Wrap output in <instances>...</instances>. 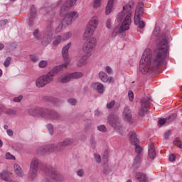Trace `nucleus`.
Returning <instances> with one entry per match:
<instances>
[{
    "mask_svg": "<svg viewBox=\"0 0 182 182\" xmlns=\"http://www.w3.org/2000/svg\"><path fill=\"white\" fill-rule=\"evenodd\" d=\"M162 40L158 43V49L151 53V50L146 49L139 61V70L142 75H147L149 70L157 73L161 62L167 56L168 52V42L164 38L166 34H162Z\"/></svg>",
    "mask_w": 182,
    "mask_h": 182,
    "instance_id": "1",
    "label": "nucleus"
},
{
    "mask_svg": "<svg viewBox=\"0 0 182 182\" xmlns=\"http://www.w3.org/2000/svg\"><path fill=\"white\" fill-rule=\"evenodd\" d=\"M72 46V43H68L64 46L62 49V56L65 60V63L58 65L48 72L46 75L39 77L36 81V85L37 87H43L48 83H50L53 80V77L58 75L60 70H63V68H68L69 65V49Z\"/></svg>",
    "mask_w": 182,
    "mask_h": 182,
    "instance_id": "2",
    "label": "nucleus"
},
{
    "mask_svg": "<svg viewBox=\"0 0 182 182\" xmlns=\"http://www.w3.org/2000/svg\"><path fill=\"white\" fill-rule=\"evenodd\" d=\"M134 8V1L131 0L129 4L123 7V11H122L117 16V22H122L120 26H115L111 33L112 38H116L117 35L123 33L124 31H129L130 29V25L132 23V9Z\"/></svg>",
    "mask_w": 182,
    "mask_h": 182,
    "instance_id": "3",
    "label": "nucleus"
},
{
    "mask_svg": "<svg viewBox=\"0 0 182 182\" xmlns=\"http://www.w3.org/2000/svg\"><path fill=\"white\" fill-rule=\"evenodd\" d=\"M76 2H77V0H70L66 1L60 9V16H64L63 23H66L68 26L69 25H72L73 21H76V19L79 18V13L77 11H70L68 14L69 9L72 8V6H75Z\"/></svg>",
    "mask_w": 182,
    "mask_h": 182,
    "instance_id": "4",
    "label": "nucleus"
},
{
    "mask_svg": "<svg viewBox=\"0 0 182 182\" xmlns=\"http://www.w3.org/2000/svg\"><path fill=\"white\" fill-rule=\"evenodd\" d=\"M72 143H73V139H65L57 144H53L40 146L37 149V153L38 154H50V153H53V151H63L65 147L72 144Z\"/></svg>",
    "mask_w": 182,
    "mask_h": 182,
    "instance_id": "5",
    "label": "nucleus"
},
{
    "mask_svg": "<svg viewBox=\"0 0 182 182\" xmlns=\"http://www.w3.org/2000/svg\"><path fill=\"white\" fill-rule=\"evenodd\" d=\"M28 113L31 116L40 114L41 117H44V119H47L48 120H52V122H55V120H59V119H60V115H59L58 112L41 107L30 109H28Z\"/></svg>",
    "mask_w": 182,
    "mask_h": 182,
    "instance_id": "6",
    "label": "nucleus"
},
{
    "mask_svg": "<svg viewBox=\"0 0 182 182\" xmlns=\"http://www.w3.org/2000/svg\"><path fill=\"white\" fill-rule=\"evenodd\" d=\"M33 36L36 39L41 41V43L43 46H48V45L52 42V36H53L52 26L47 27L43 36H41V32H39L38 29H36L33 32Z\"/></svg>",
    "mask_w": 182,
    "mask_h": 182,
    "instance_id": "7",
    "label": "nucleus"
},
{
    "mask_svg": "<svg viewBox=\"0 0 182 182\" xmlns=\"http://www.w3.org/2000/svg\"><path fill=\"white\" fill-rule=\"evenodd\" d=\"M98 26L99 18L97 16H95L90 20L88 24L87 25L85 31L84 33V38H90V36H93Z\"/></svg>",
    "mask_w": 182,
    "mask_h": 182,
    "instance_id": "8",
    "label": "nucleus"
},
{
    "mask_svg": "<svg viewBox=\"0 0 182 182\" xmlns=\"http://www.w3.org/2000/svg\"><path fill=\"white\" fill-rule=\"evenodd\" d=\"M97 43V40L95 37L89 38L82 46V52L87 55L88 56H92V53L93 49L96 48V44Z\"/></svg>",
    "mask_w": 182,
    "mask_h": 182,
    "instance_id": "9",
    "label": "nucleus"
},
{
    "mask_svg": "<svg viewBox=\"0 0 182 182\" xmlns=\"http://www.w3.org/2000/svg\"><path fill=\"white\" fill-rule=\"evenodd\" d=\"M143 12H144V9L143 8V3H139L135 10L134 21L135 25H139L140 29H143V28L146 26V23H144V21H140V16H141Z\"/></svg>",
    "mask_w": 182,
    "mask_h": 182,
    "instance_id": "10",
    "label": "nucleus"
},
{
    "mask_svg": "<svg viewBox=\"0 0 182 182\" xmlns=\"http://www.w3.org/2000/svg\"><path fill=\"white\" fill-rule=\"evenodd\" d=\"M108 122L109 124L118 132V133L123 134V126H122L119 122V117L114 114H111L108 117Z\"/></svg>",
    "mask_w": 182,
    "mask_h": 182,
    "instance_id": "11",
    "label": "nucleus"
},
{
    "mask_svg": "<svg viewBox=\"0 0 182 182\" xmlns=\"http://www.w3.org/2000/svg\"><path fill=\"white\" fill-rule=\"evenodd\" d=\"M129 136L132 144L133 146H135V151L136 153V156H141V151H143V148L140 146L139 144L140 143V141L139 139H137V135H136V132L134 131H132L129 132Z\"/></svg>",
    "mask_w": 182,
    "mask_h": 182,
    "instance_id": "12",
    "label": "nucleus"
},
{
    "mask_svg": "<svg viewBox=\"0 0 182 182\" xmlns=\"http://www.w3.org/2000/svg\"><path fill=\"white\" fill-rule=\"evenodd\" d=\"M46 174L51 177V178H53V180H55V181H60V180H62V176H60V174H59L56 171V169H55V168H46Z\"/></svg>",
    "mask_w": 182,
    "mask_h": 182,
    "instance_id": "13",
    "label": "nucleus"
},
{
    "mask_svg": "<svg viewBox=\"0 0 182 182\" xmlns=\"http://www.w3.org/2000/svg\"><path fill=\"white\" fill-rule=\"evenodd\" d=\"M150 102V98L144 97L141 100V108L139 111V116H144V114L147 112V109H149V102Z\"/></svg>",
    "mask_w": 182,
    "mask_h": 182,
    "instance_id": "14",
    "label": "nucleus"
},
{
    "mask_svg": "<svg viewBox=\"0 0 182 182\" xmlns=\"http://www.w3.org/2000/svg\"><path fill=\"white\" fill-rule=\"evenodd\" d=\"M122 117L126 122H129V123H133V118L132 117V112L130 111V108L129 107H126L124 109V112L122 114Z\"/></svg>",
    "mask_w": 182,
    "mask_h": 182,
    "instance_id": "15",
    "label": "nucleus"
},
{
    "mask_svg": "<svg viewBox=\"0 0 182 182\" xmlns=\"http://www.w3.org/2000/svg\"><path fill=\"white\" fill-rule=\"evenodd\" d=\"M98 77L102 80V82H104V83H107V82H109V83H113L114 82L112 77H109L107 74L103 71L99 73Z\"/></svg>",
    "mask_w": 182,
    "mask_h": 182,
    "instance_id": "16",
    "label": "nucleus"
},
{
    "mask_svg": "<svg viewBox=\"0 0 182 182\" xmlns=\"http://www.w3.org/2000/svg\"><path fill=\"white\" fill-rule=\"evenodd\" d=\"M36 14V9L35 8V6H31L30 9V17L28 20V25L29 26H33V22L35 21V18L37 16Z\"/></svg>",
    "mask_w": 182,
    "mask_h": 182,
    "instance_id": "17",
    "label": "nucleus"
},
{
    "mask_svg": "<svg viewBox=\"0 0 182 182\" xmlns=\"http://www.w3.org/2000/svg\"><path fill=\"white\" fill-rule=\"evenodd\" d=\"M91 86L99 95H103L105 93V85H103V84L100 82H93Z\"/></svg>",
    "mask_w": 182,
    "mask_h": 182,
    "instance_id": "18",
    "label": "nucleus"
},
{
    "mask_svg": "<svg viewBox=\"0 0 182 182\" xmlns=\"http://www.w3.org/2000/svg\"><path fill=\"white\" fill-rule=\"evenodd\" d=\"M40 166H41V161H39V159L34 157L31 159L29 169L38 171Z\"/></svg>",
    "mask_w": 182,
    "mask_h": 182,
    "instance_id": "19",
    "label": "nucleus"
},
{
    "mask_svg": "<svg viewBox=\"0 0 182 182\" xmlns=\"http://www.w3.org/2000/svg\"><path fill=\"white\" fill-rule=\"evenodd\" d=\"M14 169L16 177L22 178L25 176V174L23 173V171H22V168H21L18 164H15L14 165Z\"/></svg>",
    "mask_w": 182,
    "mask_h": 182,
    "instance_id": "20",
    "label": "nucleus"
},
{
    "mask_svg": "<svg viewBox=\"0 0 182 182\" xmlns=\"http://www.w3.org/2000/svg\"><path fill=\"white\" fill-rule=\"evenodd\" d=\"M119 107H120V104L117 103L114 100L107 103V109L109 110H119Z\"/></svg>",
    "mask_w": 182,
    "mask_h": 182,
    "instance_id": "21",
    "label": "nucleus"
},
{
    "mask_svg": "<svg viewBox=\"0 0 182 182\" xmlns=\"http://www.w3.org/2000/svg\"><path fill=\"white\" fill-rule=\"evenodd\" d=\"M90 58V55H87V54L83 55L80 59L77 61V65L80 68H82V66H85L87 63V59Z\"/></svg>",
    "mask_w": 182,
    "mask_h": 182,
    "instance_id": "22",
    "label": "nucleus"
},
{
    "mask_svg": "<svg viewBox=\"0 0 182 182\" xmlns=\"http://www.w3.org/2000/svg\"><path fill=\"white\" fill-rule=\"evenodd\" d=\"M28 178L29 181H35L38 178V171L29 169Z\"/></svg>",
    "mask_w": 182,
    "mask_h": 182,
    "instance_id": "23",
    "label": "nucleus"
},
{
    "mask_svg": "<svg viewBox=\"0 0 182 182\" xmlns=\"http://www.w3.org/2000/svg\"><path fill=\"white\" fill-rule=\"evenodd\" d=\"M135 177L139 182H149V179L147 178L146 174L141 172H137L135 175Z\"/></svg>",
    "mask_w": 182,
    "mask_h": 182,
    "instance_id": "24",
    "label": "nucleus"
},
{
    "mask_svg": "<svg viewBox=\"0 0 182 182\" xmlns=\"http://www.w3.org/2000/svg\"><path fill=\"white\" fill-rule=\"evenodd\" d=\"M114 2V0H109L107 7L105 9V14L106 15H109V14L112 12L113 9V4Z\"/></svg>",
    "mask_w": 182,
    "mask_h": 182,
    "instance_id": "25",
    "label": "nucleus"
},
{
    "mask_svg": "<svg viewBox=\"0 0 182 182\" xmlns=\"http://www.w3.org/2000/svg\"><path fill=\"white\" fill-rule=\"evenodd\" d=\"M69 26V25H67L66 23H63V19L61 22V23H60L58 27L55 28V33H59L60 32H62V31H63V29H66V27Z\"/></svg>",
    "mask_w": 182,
    "mask_h": 182,
    "instance_id": "26",
    "label": "nucleus"
},
{
    "mask_svg": "<svg viewBox=\"0 0 182 182\" xmlns=\"http://www.w3.org/2000/svg\"><path fill=\"white\" fill-rule=\"evenodd\" d=\"M11 175V173L6 171H3L2 173L0 174V176L2 178V180H4V181H9Z\"/></svg>",
    "mask_w": 182,
    "mask_h": 182,
    "instance_id": "27",
    "label": "nucleus"
},
{
    "mask_svg": "<svg viewBox=\"0 0 182 182\" xmlns=\"http://www.w3.org/2000/svg\"><path fill=\"white\" fill-rule=\"evenodd\" d=\"M140 163H141V155H136L135 159H134L133 166L135 168H137L139 166H140Z\"/></svg>",
    "mask_w": 182,
    "mask_h": 182,
    "instance_id": "28",
    "label": "nucleus"
},
{
    "mask_svg": "<svg viewBox=\"0 0 182 182\" xmlns=\"http://www.w3.org/2000/svg\"><path fill=\"white\" fill-rule=\"evenodd\" d=\"M156 149H154L153 146H151L148 151L149 158L153 160L156 157Z\"/></svg>",
    "mask_w": 182,
    "mask_h": 182,
    "instance_id": "29",
    "label": "nucleus"
},
{
    "mask_svg": "<svg viewBox=\"0 0 182 182\" xmlns=\"http://www.w3.org/2000/svg\"><path fill=\"white\" fill-rule=\"evenodd\" d=\"M62 42H65L62 36H57L54 38L53 45H54V46H58V45H60V43H62Z\"/></svg>",
    "mask_w": 182,
    "mask_h": 182,
    "instance_id": "30",
    "label": "nucleus"
},
{
    "mask_svg": "<svg viewBox=\"0 0 182 182\" xmlns=\"http://www.w3.org/2000/svg\"><path fill=\"white\" fill-rule=\"evenodd\" d=\"M70 77L71 79H80V77H83V73L76 72L70 73Z\"/></svg>",
    "mask_w": 182,
    "mask_h": 182,
    "instance_id": "31",
    "label": "nucleus"
},
{
    "mask_svg": "<svg viewBox=\"0 0 182 182\" xmlns=\"http://www.w3.org/2000/svg\"><path fill=\"white\" fill-rule=\"evenodd\" d=\"M70 75L68 74L63 77L59 78V82L60 83H68V82H70Z\"/></svg>",
    "mask_w": 182,
    "mask_h": 182,
    "instance_id": "32",
    "label": "nucleus"
},
{
    "mask_svg": "<svg viewBox=\"0 0 182 182\" xmlns=\"http://www.w3.org/2000/svg\"><path fill=\"white\" fill-rule=\"evenodd\" d=\"M92 6L94 9H98V8H100V6H102V0H93Z\"/></svg>",
    "mask_w": 182,
    "mask_h": 182,
    "instance_id": "33",
    "label": "nucleus"
},
{
    "mask_svg": "<svg viewBox=\"0 0 182 182\" xmlns=\"http://www.w3.org/2000/svg\"><path fill=\"white\" fill-rule=\"evenodd\" d=\"M159 123L161 126H164V124H168V123H170V121H168V119L166 117L159 119Z\"/></svg>",
    "mask_w": 182,
    "mask_h": 182,
    "instance_id": "34",
    "label": "nucleus"
},
{
    "mask_svg": "<svg viewBox=\"0 0 182 182\" xmlns=\"http://www.w3.org/2000/svg\"><path fill=\"white\" fill-rule=\"evenodd\" d=\"M38 65H39V68H41V69H43L48 66V61L41 60L40 61Z\"/></svg>",
    "mask_w": 182,
    "mask_h": 182,
    "instance_id": "35",
    "label": "nucleus"
},
{
    "mask_svg": "<svg viewBox=\"0 0 182 182\" xmlns=\"http://www.w3.org/2000/svg\"><path fill=\"white\" fill-rule=\"evenodd\" d=\"M72 36V33L68 32L66 33L63 35V36H62L63 41L65 42V41H68V39H70V37Z\"/></svg>",
    "mask_w": 182,
    "mask_h": 182,
    "instance_id": "36",
    "label": "nucleus"
},
{
    "mask_svg": "<svg viewBox=\"0 0 182 182\" xmlns=\"http://www.w3.org/2000/svg\"><path fill=\"white\" fill-rule=\"evenodd\" d=\"M97 129L99 132H102V133H106V132H107V128L105 125L98 126Z\"/></svg>",
    "mask_w": 182,
    "mask_h": 182,
    "instance_id": "37",
    "label": "nucleus"
},
{
    "mask_svg": "<svg viewBox=\"0 0 182 182\" xmlns=\"http://www.w3.org/2000/svg\"><path fill=\"white\" fill-rule=\"evenodd\" d=\"M176 117H177V114L173 113V114H171L168 117H167V119H168V122L170 123L171 122L176 120Z\"/></svg>",
    "mask_w": 182,
    "mask_h": 182,
    "instance_id": "38",
    "label": "nucleus"
},
{
    "mask_svg": "<svg viewBox=\"0 0 182 182\" xmlns=\"http://www.w3.org/2000/svg\"><path fill=\"white\" fill-rule=\"evenodd\" d=\"M7 114H9L10 116H16V110L9 109L6 111Z\"/></svg>",
    "mask_w": 182,
    "mask_h": 182,
    "instance_id": "39",
    "label": "nucleus"
},
{
    "mask_svg": "<svg viewBox=\"0 0 182 182\" xmlns=\"http://www.w3.org/2000/svg\"><path fill=\"white\" fill-rule=\"evenodd\" d=\"M6 160H15V156L12 154H11V153L7 152L6 154Z\"/></svg>",
    "mask_w": 182,
    "mask_h": 182,
    "instance_id": "40",
    "label": "nucleus"
},
{
    "mask_svg": "<svg viewBox=\"0 0 182 182\" xmlns=\"http://www.w3.org/2000/svg\"><path fill=\"white\" fill-rule=\"evenodd\" d=\"M154 36H159L160 33V27H155L153 31Z\"/></svg>",
    "mask_w": 182,
    "mask_h": 182,
    "instance_id": "41",
    "label": "nucleus"
},
{
    "mask_svg": "<svg viewBox=\"0 0 182 182\" xmlns=\"http://www.w3.org/2000/svg\"><path fill=\"white\" fill-rule=\"evenodd\" d=\"M47 129L48 130L50 134H53V125H52V124H47Z\"/></svg>",
    "mask_w": 182,
    "mask_h": 182,
    "instance_id": "42",
    "label": "nucleus"
},
{
    "mask_svg": "<svg viewBox=\"0 0 182 182\" xmlns=\"http://www.w3.org/2000/svg\"><path fill=\"white\" fill-rule=\"evenodd\" d=\"M128 96H129V102H132L133 99H134V94L132 90H129L128 92Z\"/></svg>",
    "mask_w": 182,
    "mask_h": 182,
    "instance_id": "43",
    "label": "nucleus"
},
{
    "mask_svg": "<svg viewBox=\"0 0 182 182\" xmlns=\"http://www.w3.org/2000/svg\"><path fill=\"white\" fill-rule=\"evenodd\" d=\"M22 99H23V96L19 95L18 97H14L13 99V101L15 102L16 103H19V102H21Z\"/></svg>",
    "mask_w": 182,
    "mask_h": 182,
    "instance_id": "44",
    "label": "nucleus"
},
{
    "mask_svg": "<svg viewBox=\"0 0 182 182\" xmlns=\"http://www.w3.org/2000/svg\"><path fill=\"white\" fill-rule=\"evenodd\" d=\"M30 59L32 62H38V60H39V58L36 55H30Z\"/></svg>",
    "mask_w": 182,
    "mask_h": 182,
    "instance_id": "45",
    "label": "nucleus"
},
{
    "mask_svg": "<svg viewBox=\"0 0 182 182\" xmlns=\"http://www.w3.org/2000/svg\"><path fill=\"white\" fill-rule=\"evenodd\" d=\"M94 157L97 163H100L102 161V158L99 154H95Z\"/></svg>",
    "mask_w": 182,
    "mask_h": 182,
    "instance_id": "46",
    "label": "nucleus"
},
{
    "mask_svg": "<svg viewBox=\"0 0 182 182\" xmlns=\"http://www.w3.org/2000/svg\"><path fill=\"white\" fill-rule=\"evenodd\" d=\"M105 72L108 73V75H112L113 73V70L112 69V67L107 66L105 67Z\"/></svg>",
    "mask_w": 182,
    "mask_h": 182,
    "instance_id": "47",
    "label": "nucleus"
},
{
    "mask_svg": "<svg viewBox=\"0 0 182 182\" xmlns=\"http://www.w3.org/2000/svg\"><path fill=\"white\" fill-rule=\"evenodd\" d=\"M174 143L179 149H182V142L178 139H175Z\"/></svg>",
    "mask_w": 182,
    "mask_h": 182,
    "instance_id": "48",
    "label": "nucleus"
},
{
    "mask_svg": "<svg viewBox=\"0 0 182 182\" xmlns=\"http://www.w3.org/2000/svg\"><path fill=\"white\" fill-rule=\"evenodd\" d=\"M106 27L107 29H110L112 28V20L108 18L106 21Z\"/></svg>",
    "mask_w": 182,
    "mask_h": 182,
    "instance_id": "49",
    "label": "nucleus"
},
{
    "mask_svg": "<svg viewBox=\"0 0 182 182\" xmlns=\"http://www.w3.org/2000/svg\"><path fill=\"white\" fill-rule=\"evenodd\" d=\"M11 58L10 57H8L6 59V60L4 61V66L6 67V68H8V66H9V64L11 63Z\"/></svg>",
    "mask_w": 182,
    "mask_h": 182,
    "instance_id": "50",
    "label": "nucleus"
},
{
    "mask_svg": "<svg viewBox=\"0 0 182 182\" xmlns=\"http://www.w3.org/2000/svg\"><path fill=\"white\" fill-rule=\"evenodd\" d=\"M68 102L70 105H72V106L76 105V99L70 98L68 100Z\"/></svg>",
    "mask_w": 182,
    "mask_h": 182,
    "instance_id": "51",
    "label": "nucleus"
},
{
    "mask_svg": "<svg viewBox=\"0 0 182 182\" xmlns=\"http://www.w3.org/2000/svg\"><path fill=\"white\" fill-rule=\"evenodd\" d=\"M77 174L79 177H83V176H85V171H83V169H79L77 171Z\"/></svg>",
    "mask_w": 182,
    "mask_h": 182,
    "instance_id": "52",
    "label": "nucleus"
},
{
    "mask_svg": "<svg viewBox=\"0 0 182 182\" xmlns=\"http://www.w3.org/2000/svg\"><path fill=\"white\" fill-rule=\"evenodd\" d=\"M6 23H8V20L6 19L0 21V26H5Z\"/></svg>",
    "mask_w": 182,
    "mask_h": 182,
    "instance_id": "53",
    "label": "nucleus"
},
{
    "mask_svg": "<svg viewBox=\"0 0 182 182\" xmlns=\"http://www.w3.org/2000/svg\"><path fill=\"white\" fill-rule=\"evenodd\" d=\"M6 133L10 137H12V136H14V131H12V129H7Z\"/></svg>",
    "mask_w": 182,
    "mask_h": 182,
    "instance_id": "54",
    "label": "nucleus"
},
{
    "mask_svg": "<svg viewBox=\"0 0 182 182\" xmlns=\"http://www.w3.org/2000/svg\"><path fill=\"white\" fill-rule=\"evenodd\" d=\"M164 139H168L170 137V131H167L166 132L164 133Z\"/></svg>",
    "mask_w": 182,
    "mask_h": 182,
    "instance_id": "55",
    "label": "nucleus"
},
{
    "mask_svg": "<svg viewBox=\"0 0 182 182\" xmlns=\"http://www.w3.org/2000/svg\"><path fill=\"white\" fill-rule=\"evenodd\" d=\"M176 160V156H174V154H171L169 156V161L173 162Z\"/></svg>",
    "mask_w": 182,
    "mask_h": 182,
    "instance_id": "56",
    "label": "nucleus"
},
{
    "mask_svg": "<svg viewBox=\"0 0 182 182\" xmlns=\"http://www.w3.org/2000/svg\"><path fill=\"white\" fill-rule=\"evenodd\" d=\"M5 48V46L3 43H0V50H2Z\"/></svg>",
    "mask_w": 182,
    "mask_h": 182,
    "instance_id": "57",
    "label": "nucleus"
},
{
    "mask_svg": "<svg viewBox=\"0 0 182 182\" xmlns=\"http://www.w3.org/2000/svg\"><path fill=\"white\" fill-rule=\"evenodd\" d=\"M4 112V109L0 107V116L2 114V112Z\"/></svg>",
    "mask_w": 182,
    "mask_h": 182,
    "instance_id": "58",
    "label": "nucleus"
},
{
    "mask_svg": "<svg viewBox=\"0 0 182 182\" xmlns=\"http://www.w3.org/2000/svg\"><path fill=\"white\" fill-rule=\"evenodd\" d=\"M8 127H9L8 125H4V127L5 130H8Z\"/></svg>",
    "mask_w": 182,
    "mask_h": 182,
    "instance_id": "59",
    "label": "nucleus"
},
{
    "mask_svg": "<svg viewBox=\"0 0 182 182\" xmlns=\"http://www.w3.org/2000/svg\"><path fill=\"white\" fill-rule=\"evenodd\" d=\"M3 145V142H2V140L0 139V147H1Z\"/></svg>",
    "mask_w": 182,
    "mask_h": 182,
    "instance_id": "60",
    "label": "nucleus"
},
{
    "mask_svg": "<svg viewBox=\"0 0 182 182\" xmlns=\"http://www.w3.org/2000/svg\"><path fill=\"white\" fill-rule=\"evenodd\" d=\"M2 76V70L0 69V77Z\"/></svg>",
    "mask_w": 182,
    "mask_h": 182,
    "instance_id": "61",
    "label": "nucleus"
},
{
    "mask_svg": "<svg viewBox=\"0 0 182 182\" xmlns=\"http://www.w3.org/2000/svg\"><path fill=\"white\" fill-rule=\"evenodd\" d=\"M11 1V2H15V1H16V0H10Z\"/></svg>",
    "mask_w": 182,
    "mask_h": 182,
    "instance_id": "62",
    "label": "nucleus"
},
{
    "mask_svg": "<svg viewBox=\"0 0 182 182\" xmlns=\"http://www.w3.org/2000/svg\"><path fill=\"white\" fill-rule=\"evenodd\" d=\"M127 182H132V180H128Z\"/></svg>",
    "mask_w": 182,
    "mask_h": 182,
    "instance_id": "63",
    "label": "nucleus"
},
{
    "mask_svg": "<svg viewBox=\"0 0 182 182\" xmlns=\"http://www.w3.org/2000/svg\"><path fill=\"white\" fill-rule=\"evenodd\" d=\"M92 143H93V141H95L93 139H92Z\"/></svg>",
    "mask_w": 182,
    "mask_h": 182,
    "instance_id": "64",
    "label": "nucleus"
}]
</instances>
